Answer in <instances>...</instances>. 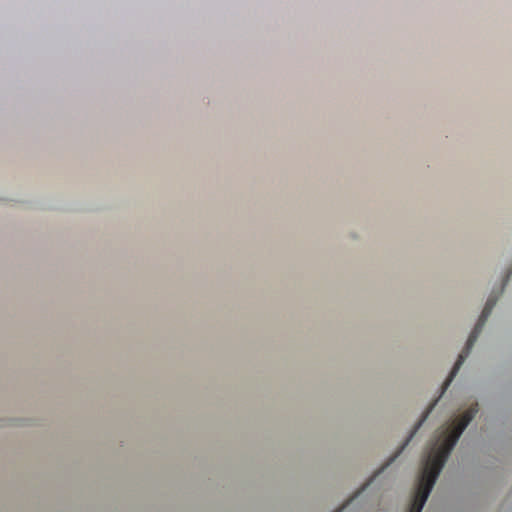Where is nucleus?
<instances>
[{
	"label": "nucleus",
	"mask_w": 512,
	"mask_h": 512,
	"mask_svg": "<svg viewBox=\"0 0 512 512\" xmlns=\"http://www.w3.org/2000/svg\"><path fill=\"white\" fill-rule=\"evenodd\" d=\"M478 413V404L474 403L464 412L457 423H452L441 429L437 438L424 456L423 469H421L420 478H418V487H416L415 496H413L412 506L409 512H421L427 501L430 491L435 485L442 467H444L450 451L455 447L458 438L461 437L464 429L469 425L472 419Z\"/></svg>",
	"instance_id": "obj_1"
},
{
	"label": "nucleus",
	"mask_w": 512,
	"mask_h": 512,
	"mask_svg": "<svg viewBox=\"0 0 512 512\" xmlns=\"http://www.w3.org/2000/svg\"><path fill=\"white\" fill-rule=\"evenodd\" d=\"M497 297L493 294L489 296L488 301H486L485 308H483L482 315L478 317L477 324H475L474 330H472L471 335H469L468 342H466V347H464L463 352H461L460 356H458L457 362H455L454 368H452V372H450L449 378H447L446 383H444V389L447 388L448 384H450L451 380L455 377L461 365L464 363L465 358L470 353V350L475 344L476 339L478 338L479 333L486 324L487 318H489L490 313H492V309L497 303Z\"/></svg>",
	"instance_id": "obj_2"
},
{
	"label": "nucleus",
	"mask_w": 512,
	"mask_h": 512,
	"mask_svg": "<svg viewBox=\"0 0 512 512\" xmlns=\"http://www.w3.org/2000/svg\"><path fill=\"white\" fill-rule=\"evenodd\" d=\"M433 408V405L429 407V409H427L426 413H424V416L423 418H421L420 421H418V423H416V426L415 428H413V431L412 433H410V436L407 437V440H406V443L402 444L401 446V449H399L398 452H396L395 456L392 457V459H390V462L388 463H392L393 460L396 459V457L400 454V452L403 450L404 447L407 446V444L410 442L411 438H413V435L416 433L417 429H419V427H421L422 423L425 421V419L427 418L428 414L430 413L431 409Z\"/></svg>",
	"instance_id": "obj_3"
},
{
	"label": "nucleus",
	"mask_w": 512,
	"mask_h": 512,
	"mask_svg": "<svg viewBox=\"0 0 512 512\" xmlns=\"http://www.w3.org/2000/svg\"><path fill=\"white\" fill-rule=\"evenodd\" d=\"M505 279H507V280H508V279H509V276L505 277ZM507 280H505V282H507Z\"/></svg>",
	"instance_id": "obj_4"
}]
</instances>
